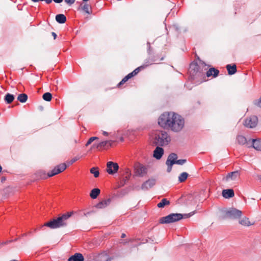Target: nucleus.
<instances>
[{
	"label": "nucleus",
	"instance_id": "obj_4",
	"mask_svg": "<svg viewBox=\"0 0 261 261\" xmlns=\"http://www.w3.org/2000/svg\"><path fill=\"white\" fill-rule=\"evenodd\" d=\"M194 214V212L188 214L182 215L181 214H171L167 216L160 218V223L161 224H168L173 223L180 220L182 218H186L191 217Z\"/></svg>",
	"mask_w": 261,
	"mask_h": 261
},
{
	"label": "nucleus",
	"instance_id": "obj_29",
	"mask_svg": "<svg viewBox=\"0 0 261 261\" xmlns=\"http://www.w3.org/2000/svg\"><path fill=\"white\" fill-rule=\"evenodd\" d=\"M170 202L169 200H167L165 198L163 199L160 202H159L157 206L159 208H162L164 207L166 205L169 204Z\"/></svg>",
	"mask_w": 261,
	"mask_h": 261
},
{
	"label": "nucleus",
	"instance_id": "obj_19",
	"mask_svg": "<svg viewBox=\"0 0 261 261\" xmlns=\"http://www.w3.org/2000/svg\"><path fill=\"white\" fill-rule=\"evenodd\" d=\"M251 147L257 150L261 151V139L251 140Z\"/></svg>",
	"mask_w": 261,
	"mask_h": 261
},
{
	"label": "nucleus",
	"instance_id": "obj_31",
	"mask_svg": "<svg viewBox=\"0 0 261 261\" xmlns=\"http://www.w3.org/2000/svg\"><path fill=\"white\" fill-rule=\"evenodd\" d=\"M134 76H135V75H134V73H133V72L128 74L126 76H125L122 79V80L119 83V85H120L123 84L126 82H127L129 79L132 78Z\"/></svg>",
	"mask_w": 261,
	"mask_h": 261
},
{
	"label": "nucleus",
	"instance_id": "obj_22",
	"mask_svg": "<svg viewBox=\"0 0 261 261\" xmlns=\"http://www.w3.org/2000/svg\"><path fill=\"white\" fill-rule=\"evenodd\" d=\"M100 190L98 188H95L91 190L90 193V196L92 199H96L99 195Z\"/></svg>",
	"mask_w": 261,
	"mask_h": 261
},
{
	"label": "nucleus",
	"instance_id": "obj_42",
	"mask_svg": "<svg viewBox=\"0 0 261 261\" xmlns=\"http://www.w3.org/2000/svg\"><path fill=\"white\" fill-rule=\"evenodd\" d=\"M102 134L104 135V136H108L109 135L108 133L106 132V131H103L102 132Z\"/></svg>",
	"mask_w": 261,
	"mask_h": 261
},
{
	"label": "nucleus",
	"instance_id": "obj_1",
	"mask_svg": "<svg viewBox=\"0 0 261 261\" xmlns=\"http://www.w3.org/2000/svg\"><path fill=\"white\" fill-rule=\"evenodd\" d=\"M158 124L162 127L173 132H180L185 126V120L174 112H165L159 117Z\"/></svg>",
	"mask_w": 261,
	"mask_h": 261
},
{
	"label": "nucleus",
	"instance_id": "obj_9",
	"mask_svg": "<svg viewBox=\"0 0 261 261\" xmlns=\"http://www.w3.org/2000/svg\"><path fill=\"white\" fill-rule=\"evenodd\" d=\"M113 143V141H104L94 144L92 147L96 148L98 150H102L107 149L108 146H111Z\"/></svg>",
	"mask_w": 261,
	"mask_h": 261
},
{
	"label": "nucleus",
	"instance_id": "obj_16",
	"mask_svg": "<svg viewBox=\"0 0 261 261\" xmlns=\"http://www.w3.org/2000/svg\"><path fill=\"white\" fill-rule=\"evenodd\" d=\"M111 202V199L110 198L103 200L101 201L98 203L95 207L97 208H104L108 206Z\"/></svg>",
	"mask_w": 261,
	"mask_h": 261
},
{
	"label": "nucleus",
	"instance_id": "obj_39",
	"mask_svg": "<svg viewBox=\"0 0 261 261\" xmlns=\"http://www.w3.org/2000/svg\"><path fill=\"white\" fill-rule=\"evenodd\" d=\"M140 71V67H138L137 68H136V69H135L133 71V73H134V75H136Z\"/></svg>",
	"mask_w": 261,
	"mask_h": 261
},
{
	"label": "nucleus",
	"instance_id": "obj_30",
	"mask_svg": "<svg viewBox=\"0 0 261 261\" xmlns=\"http://www.w3.org/2000/svg\"><path fill=\"white\" fill-rule=\"evenodd\" d=\"M134 76H135V75H134V73H133V72L128 74L126 76H125L122 79V80L119 83V85H120L123 84L126 82H127L129 79L132 78Z\"/></svg>",
	"mask_w": 261,
	"mask_h": 261
},
{
	"label": "nucleus",
	"instance_id": "obj_15",
	"mask_svg": "<svg viewBox=\"0 0 261 261\" xmlns=\"http://www.w3.org/2000/svg\"><path fill=\"white\" fill-rule=\"evenodd\" d=\"M164 154V149L159 147L157 146L153 151V156L158 159H160Z\"/></svg>",
	"mask_w": 261,
	"mask_h": 261
},
{
	"label": "nucleus",
	"instance_id": "obj_21",
	"mask_svg": "<svg viewBox=\"0 0 261 261\" xmlns=\"http://www.w3.org/2000/svg\"><path fill=\"white\" fill-rule=\"evenodd\" d=\"M219 73V71L215 68H211L206 72V75L207 77H210L211 76H213V77H216L218 76Z\"/></svg>",
	"mask_w": 261,
	"mask_h": 261
},
{
	"label": "nucleus",
	"instance_id": "obj_14",
	"mask_svg": "<svg viewBox=\"0 0 261 261\" xmlns=\"http://www.w3.org/2000/svg\"><path fill=\"white\" fill-rule=\"evenodd\" d=\"M155 179H150L142 184L141 189L143 190H147L152 187L155 184Z\"/></svg>",
	"mask_w": 261,
	"mask_h": 261
},
{
	"label": "nucleus",
	"instance_id": "obj_13",
	"mask_svg": "<svg viewBox=\"0 0 261 261\" xmlns=\"http://www.w3.org/2000/svg\"><path fill=\"white\" fill-rule=\"evenodd\" d=\"M136 173L139 176H144L147 173V169L143 165H139L135 168Z\"/></svg>",
	"mask_w": 261,
	"mask_h": 261
},
{
	"label": "nucleus",
	"instance_id": "obj_43",
	"mask_svg": "<svg viewBox=\"0 0 261 261\" xmlns=\"http://www.w3.org/2000/svg\"><path fill=\"white\" fill-rule=\"evenodd\" d=\"M126 173L128 174V177H129L130 175V172L128 169L127 170Z\"/></svg>",
	"mask_w": 261,
	"mask_h": 261
},
{
	"label": "nucleus",
	"instance_id": "obj_36",
	"mask_svg": "<svg viewBox=\"0 0 261 261\" xmlns=\"http://www.w3.org/2000/svg\"><path fill=\"white\" fill-rule=\"evenodd\" d=\"M186 160L185 159H181V160H178L176 161L175 164H178V165H183L186 162Z\"/></svg>",
	"mask_w": 261,
	"mask_h": 261
},
{
	"label": "nucleus",
	"instance_id": "obj_11",
	"mask_svg": "<svg viewBox=\"0 0 261 261\" xmlns=\"http://www.w3.org/2000/svg\"><path fill=\"white\" fill-rule=\"evenodd\" d=\"M237 141L240 145H245L247 147H251V140L249 139L247 140L245 137L242 135H239L237 136Z\"/></svg>",
	"mask_w": 261,
	"mask_h": 261
},
{
	"label": "nucleus",
	"instance_id": "obj_12",
	"mask_svg": "<svg viewBox=\"0 0 261 261\" xmlns=\"http://www.w3.org/2000/svg\"><path fill=\"white\" fill-rule=\"evenodd\" d=\"M240 176L238 171H234L228 174V175L223 180L226 182H229L231 181L237 180Z\"/></svg>",
	"mask_w": 261,
	"mask_h": 261
},
{
	"label": "nucleus",
	"instance_id": "obj_27",
	"mask_svg": "<svg viewBox=\"0 0 261 261\" xmlns=\"http://www.w3.org/2000/svg\"><path fill=\"white\" fill-rule=\"evenodd\" d=\"M17 99L20 102H25L28 99V96L24 93L20 94L17 97Z\"/></svg>",
	"mask_w": 261,
	"mask_h": 261
},
{
	"label": "nucleus",
	"instance_id": "obj_7",
	"mask_svg": "<svg viewBox=\"0 0 261 261\" xmlns=\"http://www.w3.org/2000/svg\"><path fill=\"white\" fill-rule=\"evenodd\" d=\"M257 117L255 116H252L247 118L244 121V124L247 127L253 128L257 125Z\"/></svg>",
	"mask_w": 261,
	"mask_h": 261
},
{
	"label": "nucleus",
	"instance_id": "obj_41",
	"mask_svg": "<svg viewBox=\"0 0 261 261\" xmlns=\"http://www.w3.org/2000/svg\"><path fill=\"white\" fill-rule=\"evenodd\" d=\"M51 34L54 37V39H55L57 37V34L55 32H52Z\"/></svg>",
	"mask_w": 261,
	"mask_h": 261
},
{
	"label": "nucleus",
	"instance_id": "obj_5",
	"mask_svg": "<svg viewBox=\"0 0 261 261\" xmlns=\"http://www.w3.org/2000/svg\"><path fill=\"white\" fill-rule=\"evenodd\" d=\"M242 211L235 208H230L225 211V215L223 218L237 219L240 218L242 216Z\"/></svg>",
	"mask_w": 261,
	"mask_h": 261
},
{
	"label": "nucleus",
	"instance_id": "obj_38",
	"mask_svg": "<svg viewBox=\"0 0 261 261\" xmlns=\"http://www.w3.org/2000/svg\"><path fill=\"white\" fill-rule=\"evenodd\" d=\"M75 1V0H65V2L69 5H71L74 4Z\"/></svg>",
	"mask_w": 261,
	"mask_h": 261
},
{
	"label": "nucleus",
	"instance_id": "obj_33",
	"mask_svg": "<svg viewBox=\"0 0 261 261\" xmlns=\"http://www.w3.org/2000/svg\"><path fill=\"white\" fill-rule=\"evenodd\" d=\"M90 172L91 174H93L95 177H97L99 176V172L98 168L93 167L90 169Z\"/></svg>",
	"mask_w": 261,
	"mask_h": 261
},
{
	"label": "nucleus",
	"instance_id": "obj_37",
	"mask_svg": "<svg viewBox=\"0 0 261 261\" xmlns=\"http://www.w3.org/2000/svg\"><path fill=\"white\" fill-rule=\"evenodd\" d=\"M254 104L257 107L261 108V97L254 102Z\"/></svg>",
	"mask_w": 261,
	"mask_h": 261
},
{
	"label": "nucleus",
	"instance_id": "obj_18",
	"mask_svg": "<svg viewBox=\"0 0 261 261\" xmlns=\"http://www.w3.org/2000/svg\"><path fill=\"white\" fill-rule=\"evenodd\" d=\"M84 258L83 255L80 253H76L70 256L68 261H84Z\"/></svg>",
	"mask_w": 261,
	"mask_h": 261
},
{
	"label": "nucleus",
	"instance_id": "obj_45",
	"mask_svg": "<svg viewBox=\"0 0 261 261\" xmlns=\"http://www.w3.org/2000/svg\"><path fill=\"white\" fill-rule=\"evenodd\" d=\"M106 261H111V260L110 259H108Z\"/></svg>",
	"mask_w": 261,
	"mask_h": 261
},
{
	"label": "nucleus",
	"instance_id": "obj_26",
	"mask_svg": "<svg viewBox=\"0 0 261 261\" xmlns=\"http://www.w3.org/2000/svg\"><path fill=\"white\" fill-rule=\"evenodd\" d=\"M14 99V95L10 93H7L5 96V100L6 101V102L8 104L12 103Z\"/></svg>",
	"mask_w": 261,
	"mask_h": 261
},
{
	"label": "nucleus",
	"instance_id": "obj_40",
	"mask_svg": "<svg viewBox=\"0 0 261 261\" xmlns=\"http://www.w3.org/2000/svg\"><path fill=\"white\" fill-rule=\"evenodd\" d=\"M79 160V158H77V157H75V158H74L73 159H72L71 161H70V164H73V163H74L75 162H76V161H77Z\"/></svg>",
	"mask_w": 261,
	"mask_h": 261
},
{
	"label": "nucleus",
	"instance_id": "obj_24",
	"mask_svg": "<svg viewBox=\"0 0 261 261\" xmlns=\"http://www.w3.org/2000/svg\"><path fill=\"white\" fill-rule=\"evenodd\" d=\"M226 68L228 74L230 75L233 74L237 72V67L236 65L231 66L230 64H228L226 66Z\"/></svg>",
	"mask_w": 261,
	"mask_h": 261
},
{
	"label": "nucleus",
	"instance_id": "obj_35",
	"mask_svg": "<svg viewBox=\"0 0 261 261\" xmlns=\"http://www.w3.org/2000/svg\"><path fill=\"white\" fill-rule=\"evenodd\" d=\"M98 138L97 137H92L90 138L89 139V140H88V141L87 142V143H86L85 146L87 147L90 144H91L94 141H95L96 140H98Z\"/></svg>",
	"mask_w": 261,
	"mask_h": 261
},
{
	"label": "nucleus",
	"instance_id": "obj_25",
	"mask_svg": "<svg viewBox=\"0 0 261 261\" xmlns=\"http://www.w3.org/2000/svg\"><path fill=\"white\" fill-rule=\"evenodd\" d=\"M82 7V9L86 13L90 14L92 13V10L90 5L88 4H84Z\"/></svg>",
	"mask_w": 261,
	"mask_h": 261
},
{
	"label": "nucleus",
	"instance_id": "obj_34",
	"mask_svg": "<svg viewBox=\"0 0 261 261\" xmlns=\"http://www.w3.org/2000/svg\"><path fill=\"white\" fill-rule=\"evenodd\" d=\"M42 97L44 100L50 101L52 98V95L50 93L46 92L43 94Z\"/></svg>",
	"mask_w": 261,
	"mask_h": 261
},
{
	"label": "nucleus",
	"instance_id": "obj_44",
	"mask_svg": "<svg viewBox=\"0 0 261 261\" xmlns=\"http://www.w3.org/2000/svg\"><path fill=\"white\" fill-rule=\"evenodd\" d=\"M125 236H126V235H125V233H122V234H121V238H123L125 237Z\"/></svg>",
	"mask_w": 261,
	"mask_h": 261
},
{
	"label": "nucleus",
	"instance_id": "obj_20",
	"mask_svg": "<svg viewBox=\"0 0 261 261\" xmlns=\"http://www.w3.org/2000/svg\"><path fill=\"white\" fill-rule=\"evenodd\" d=\"M222 195L225 198H229L234 196V191L232 189L223 190Z\"/></svg>",
	"mask_w": 261,
	"mask_h": 261
},
{
	"label": "nucleus",
	"instance_id": "obj_8",
	"mask_svg": "<svg viewBox=\"0 0 261 261\" xmlns=\"http://www.w3.org/2000/svg\"><path fill=\"white\" fill-rule=\"evenodd\" d=\"M119 169V166L117 163L108 162L107 164V171L109 174L116 173Z\"/></svg>",
	"mask_w": 261,
	"mask_h": 261
},
{
	"label": "nucleus",
	"instance_id": "obj_17",
	"mask_svg": "<svg viewBox=\"0 0 261 261\" xmlns=\"http://www.w3.org/2000/svg\"><path fill=\"white\" fill-rule=\"evenodd\" d=\"M239 223L244 226H249L254 224V223L250 221L249 218L246 217H244L240 219Z\"/></svg>",
	"mask_w": 261,
	"mask_h": 261
},
{
	"label": "nucleus",
	"instance_id": "obj_28",
	"mask_svg": "<svg viewBox=\"0 0 261 261\" xmlns=\"http://www.w3.org/2000/svg\"><path fill=\"white\" fill-rule=\"evenodd\" d=\"M189 174L187 172L181 173L178 176V180L180 182H184L187 178Z\"/></svg>",
	"mask_w": 261,
	"mask_h": 261
},
{
	"label": "nucleus",
	"instance_id": "obj_23",
	"mask_svg": "<svg viewBox=\"0 0 261 261\" xmlns=\"http://www.w3.org/2000/svg\"><path fill=\"white\" fill-rule=\"evenodd\" d=\"M56 20L60 23H64L66 21V17L64 14H60L56 16Z\"/></svg>",
	"mask_w": 261,
	"mask_h": 261
},
{
	"label": "nucleus",
	"instance_id": "obj_6",
	"mask_svg": "<svg viewBox=\"0 0 261 261\" xmlns=\"http://www.w3.org/2000/svg\"><path fill=\"white\" fill-rule=\"evenodd\" d=\"M67 168V166L65 163L60 164L56 166L51 171L48 172L47 177H51L56 175L63 171H64ZM41 178H46L45 175L44 176L40 175Z\"/></svg>",
	"mask_w": 261,
	"mask_h": 261
},
{
	"label": "nucleus",
	"instance_id": "obj_3",
	"mask_svg": "<svg viewBox=\"0 0 261 261\" xmlns=\"http://www.w3.org/2000/svg\"><path fill=\"white\" fill-rule=\"evenodd\" d=\"M171 141L170 136L164 130H156L154 133L153 143L159 146L168 145Z\"/></svg>",
	"mask_w": 261,
	"mask_h": 261
},
{
	"label": "nucleus",
	"instance_id": "obj_10",
	"mask_svg": "<svg viewBox=\"0 0 261 261\" xmlns=\"http://www.w3.org/2000/svg\"><path fill=\"white\" fill-rule=\"evenodd\" d=\"M177 158V154L175 153L170 154L166 161V165L168 166L167 171L170 172L172 169V166L173 164H175V162Z\"/></svg>",
	"mask_w": 261,
	"mask_h": 261
},
{
	"label": "nucleus",
	"instance_id": "obj_2",
	"mask_svg": "<svg viewBox=\"0 0 261 261\" xmlns=\"http://www.w3.org/2000/svg\"><path fill=\"white\" fill-rule=\"evenodd\" d=\"M73 212H70L63 214L57 219H54L45 223L44 226H47L51 229H55L65 226L67 225V220L71 216Z\"/></svg>",
	"mask_w": 261,
	"mask_h": 261
},
{
	"label": "nucleus",
	"instance_id": "obj_32",
	"mask_svg": "<svg viewBox=\"0 0 261 261\" xmlns=\"http://www.w3.org/2000/svg\"><path fill=\"white\" fill-rule=\"evenodd\" d=\"M32 2L34 3H37L39 1H45V3L47 4H50L53 0H31ZM63 0H53V1L56 3H61L63 2Z\"/></svg>",
	"mask_w": 261,
	"mask_h": 261
}]
</instances>
